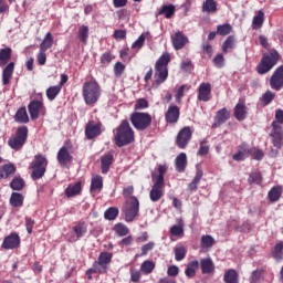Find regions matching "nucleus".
I'll list each match as a JSON object with an SVG mask.
<instances>
[{
  "instance_id": "obj_1",
  "label": "nucleus",
  "mask_w": 283,
  "mask_h": 283,
  "mask_svg": "<svg viewBox=\"0 0 283 283\" xmlns=\"http://www.w3.org/2000/svg\"><path fill=\"white\" fill-rule=\"evenodd\" d=\"M169 61H171L169 53H164L157 60L155 64V81L153 83L155 87L163 85V83L167 81L169 76V70L167 69V65H169Z\"/></svg>"
},
{
  "instance_id": "obj_2",
  "label": "nucleus",
  "mask_w": 283,
  "mask_h": 283,
  "mask_svg": "<svg viewBox=\"0 0 283 283\" xmlns=\"http://www.w3.org/2000/svg\"><path fill=\"white\" fill-rule=\"evenodd\" d=\"M114 140L117 147H125V145L134 143V129L127 119L122 120L120 125L117 127Z\"/></svg>"
},
{
  "instance_id": "obj_3",
  "label": "nucleus",
  "mask_w": 283,
  "mask_h": 283,
  "mask_svg": "<svg viewBox=\"0 0 283 283\" xmlns=\"http://www.w3.org/2000/svg\"><path fill=\"white\" fill-rule=\"evenodd\" d=\"M82 96L87 105H96L101 98V85L96 80L85 82L82 87Z\"/></svg>"
},
{
  "instance_id": "obj_4",
  "label": "nucleus",
  "mask_w": 283,
  "mask_h": 283,
  "mask_svg": "<svg viewBox=\"0 0 283 283\" xmlns=\"http://www.w3.org/2000/svg\"><path fill=\"white\" fill-rule=\"evenodd\" d=\"M122 211L127 222H134V219L138 216L140 211V202L138 201V198H127Z\"/></svg>"
},
{
  "instance_id": "obj_5",
  "label": "nucleus",
  "mask_w": 283,
  "mask_h": 283,
  "mask_svg": "<svg viewBox=\"0 0 283 283\" xmlns=\"http://www.w3.org/2000/svg\"><path fill=\"white\" fill-rule=\"evenodd\" d=\"M130 123L137 132H145L151 126V115L149 113L135 112L130 115Z\"/></svg>"
},
{
  "instance_id": "obj_6",
  "label": "nucleus",
  "mask_w": 283,
  "mask_h": 283,
  "mask_svg": "<svg viewBox=\"0 0 283 283\" xmlns=\"http://www.w3.org/2000/svg\"><path fill=\"white\" fill-rule=\"evenodd\" d=\"M277 61H280V53H277V51H273L263 56L261 63L256 67L259 74H266V72H271V70L277 65Z\"/></svg>"
},
{
  "instance_id": "obj_7",
  "label": "nucleus",
  "mask_w": 283,
  "mask_h": 283,
  "mask_svg": "<svg viewBox=\"0 0 283 283\" xmlns=\"http://www.w3.org/2000/svg\"><path fill=\"white\" fill-rule=\"evenodd\" d=\"M35 160L31 164L32 167V178L33 180H39L45 176V169L48 167V159L43 155H35Z\"/></svg>"
},
{
  "instance_id": "obj_8",
  "label": "nucleus",
  "mask_w": 283,
  "mask_h": 283,
  "mask_svg": "<svg viewBox=\"0 0 283 283\" xmlns=\"http://www.w3.org/2000/svg\"><path fill=\"white\" fill-rule=\"evenodd\" d=\"M28 140V128L25 126L19 127L14 137L9 139V146L11 149L19 150Z\"/></svg>"
},
{
  "instance_id": "obj_9",
  "label": "nucleus",
  "mask_w": 283,
  "mask_h": 283,
  "mask_svg": "<svg viewBox=\"0 0 283 283\" xmlns=\"http://www.w3.org/2000/svg\"><path fill=\"white\" fill-rule=\"evenodd\" d=\"M21 247V237L19 233L12 232L11 234L7 235L1 244V249L4 251H13V249H19Z\"/></svg>"
},
{
  "instance_id": "obj_10",
  "label": "nucleus",
  "mask_w": 283,
  "mask_h": 283,
  "mask_svg": "<svg viewBox=\"0 0 283 283\" xmlns=\"http://www.w3.org/2000/svg\"><path fill=\"white\" fill-rule=\"evenodd\" d=\"M191 136H193V133L189 126H186L179 130L176 139V144L179 149H185L187 145H189L191 142Z\"/></svg>"
},
{
  "instance_id": "obj_11",
  "label": "nucleus",
  "mask_w": 283,
  "mask_h": 283,
  "mask_svg": "<svg viewBox=\"0 0 283 283\" xmlns=\"http://www.w3.org/2000/svg\"><path fill=\"white\" fill-rule=\"evenodd\" d=\"M163 196H165V182H163V178H159L157 181H154L149 198L151 202H158Z\"/></svg>"
},
{
  "instance_id": "obj_12",
  "label": "nucleus",
  "mask_w": 283,
  "mask_h": 283,
  "mask_svg": "<svg viewBox=\"0 0 283 283\" xmlns=\"http://www.w3.org/2000/svg\"><path fill=\"white\" fill-rule=\"evenodd\" d=\"M272 127H273V129L271 132V136H272L273 146L276 147V149H282V147H283L282 126H280V124H277L276 122H273Z\"/></svg>"
},
{
  "instance_id": "obj_13",
  "label": "nucleus",
  "mask_w": 283,
  "mask_h": 283,
  "mask_svg": "<svg viewBox=\"0 0 283 283\" xmlns=\"http://www.w3.org/2000/svg\"><path fill=\"white\" fill-rule=\"evenodd\" d=\"M270 87L280 92L283 88V65L279 66L270 78Z\"/></svg>"
},
{
  "instance_id": "obj_14",
  "label": "nucleus",
  "mask_w": 283,
  "mask_h": 283,
  "mask_svg": "<svg viewBox=\"0 0 283 283\" xmlns=\"http://www.w3.org/2000/svg\"><path fill=\"white\" fill-rule=\"evenodd\" d=\"M87 233V226L85 223H78L73 228V232L67 233L66 238L69 242H76L80 238H83Z\"/></svg>"
},
{
  "instance_id": "obj_15",
  "label": "nucleus",
  "mask_w": 283,
  "mask_h": 283,
  "mask_svg": "<svg viewBox=\"0 0 283 283\" xmlns=\"http://www.w3.org/2000/svg\"><path fill=\"white\" fill-rule=\"evenodd\" d=\"M179 119H180V108L171 104L165 114V120L169 125H176V123H178Z\"/></svg>"
},
{
  "instance_id": "obj_16",
  "label": "nucleus",
  "mask_w": 283,
  "mask_h": 283,
  "mask_svg": "<svg viewBox=\"0 0 283 283\" xmlns=\"http://www.w3.org/2000/svg\"><path fill=\"white\" fill-rule=\"evenodd\" d=\"M44 107L43 102L36 99L31 101L28 106L31 120H36V118H39V114L43 112Z\"/></svg>"
},
{
  "instance_id": "obj_17",
  "label": "nucleus",
  "mask_w": 283,
  "mask_h": 283,
  "mask_svg": "<svg viewBox=\"0 0 283 283\" xmlns=\"http://www.w3.org/2000/svg\"><path fill=\"white\" fill-rule=\"evenodd\" d=\"M211 99V84L210 83H201L198 87V101L207 103V101Z\"/></svg>"
},
{
  "instance_id": "obj_18",
  "label": "nucleus",
  "mask_w": 283,
  "mask_h": 283,
  "mask_svg": "<svg viewBox=\"0 0 283 283\" xmlns=\"http://www.w3.org/2000/svg\"><path fill=\"white\" fill-rule=\"evenodd\" d=\"M57 163L61 167H67V164L72 163V156L70 155V149H67V147L63 146L60 148L57 153Z\"/></svg>"
},
{
  "instance_id": "obj_19",
  "label": "nucleus",
  "mask_w": 283,
  "mask_h": 283,
  "mask_svg": "<svg viewBox=\"0 0 283 283\" xmlns=\"http://www.w3.org/2000/svg\"><path fill=\"white\" fill-rule=\"evenodd\" d=\"M109 262H112V253L102 252L97 261H95V265L102 269L103 272L105 273L107 271V264H109Z\"/></svg>"
},
{
  "instance_id": "obj_20",
  "label": "nucleus",
  "mask_w": 283,
  "mask_h": 283,
  "mask_svg": "<svg viewBox=\"0 0 283 283\" xmlns=\"http://www.w3.org/2000/svg\"><path fill=\"white\" fill-rule=\"evenodd\" d=\"M231 118V112L227 108H221L217 112L214 117V127H220V125H224L226 120H229Z\"/></svg>"
},
{
  "instance_id": "obj_21",
  "label": "nucleus",
  "mask_w": 283,
  "mask_h": 283,
  "mask_svg": "<svg viewBox=\"0 0 283 283\" xmlns=\"http://www.w3.org/2000/svg\"><path fill=\"white\" fill-rule=\"evenodd\" d=\"M114 163V155L111 153H107L106 155L102 156L101 158V170L102 174H108L109 167H112Z\"/></svg>"
},
{
  "instance_id": "obj_22",
  "label": "nucleus",
  "mask_w": 283,
  "mask_h": 283,
  "mask_svg": "<svg viewBox=\"0 0 283 283\" xmlns=\"http://www.w3.org/2000/svg\"><path fill=\"white\" fill-rule=\"evenodd\" d=\"M188 41L189 40L187 39V36L182 34V32H177L172 36V45L175 50H182L185 45H187Z\"/></svg>"
},
{
  "instance_id": "obj_23",
  "label": "nucleus",
  "mask_w": 283,
  "mask_h": 283,
  "mask_svg": "<svg viewBox=\"0 0 283 283\" xmlns=\"http://www.w3.org/2000/svg\"><path fill=\"white\" fill-rule=\"evenodd\" d=\"M247 114H249V111L247 109V104L243 102H239L234 107V117L237 120H244L247 118Z\"/></svg>"
},
{
  "instance_id": "obj_24",
  "label": "nucleus",
  "mask_w": 283,
  "mask_h": 283,
  "mask_svg": "<svg viewBox=\"0 0 283 283\" xmlns=\"http://www.w3.org/2000/svg\"><path fill=\"white\" fill-rule=\"evenodd\" d=\"M25 198L20 192H12L9 199V205L13 207V209H21L23 207Z\"/></svg>"
},
{
  "instance_id": "obj_25",
  "label": "nucleus",
  "mask_w": 283,
  "mask_h": 283,
  "mask_svg": "<svg viewBox=\"0 0 283 283\" xmlns=\"http://www.w3.org/2000/svg\"><path fill=\"white\" fill-rule=\"evenodd\" d=\"M86 138L92 140V138H96L101 134V124H87L85 129Z\"/></svg>"
},
{
  "instance_id": "obj_26",
  "label": "nucleus",
  "mask_w": 283,
  "mask_h": 283,
  "mask_svg": "<svg viewBox=\"0 0 283 283\" xmlns=\"http://www.w3.org/2000/svg\"><path fill=\"white\" fill-rule=\"evenodd\" d=\"M175 167L179 174H182L187 169V154L180 153L175 159Z\"/></svg>"
},
{
  "instance_id": "obj_27",
  "label": "nucleus",
  "mask_w": 283,
  "mask_h": 283,
  "mask_svg": "<svg viewBox=\"0 0 283 283\" xmlns=\"http://www.w3.org/2000/svg\"><path fill=\"white\" fill-rule=\"evenodd\" d=\"M12 74H14V62H10L2 71L3 85H8L10 83V78H12Z\"/></svg>"
},
{
  "instance_id": "obj_28",
  "label": "nucleus",
  "mask_w": 283,
  "mask_h": 283,
  "mask_svg": "<svg viewBox=\"0 0 283 283\" xmlns=\"http://www.w3.org/2000/svg\"><path fill=\"white\" fill-rule=\"evenodd\" d=\"M78 193H81V181L71 184L65 189L66 198H74V196H78Z\"/></svg>"
},
{
  "instance_id": "obj_29",
  "label": "nucleus",
  "mask_w": 283,
  "mask_h": 283,
  "mask_svg": "<svg viewBox=\"0 0 283 283\" xmlns=\"http://www.w3.org/2000/svg\"><path fill=\"white\" fill-rule=\"evenodd\" d=\"M14 120L15 123H20V124L30 123V117L28 116V111L25 109V107H21L17 111Z\"/></svg>"
},
{
  "instance_id": "obj_30",
  "label": "nucleus",
  "mask_w": 283,
  "mask_h": 283,
  "mask_svg": "<svg viewBox=\"0 0 283 283\" xmlns=\"http://www.w3.org/2000/svg\"><path fill=\"white\" fill-rule=\"evenodd\" d=\"M52 45H54V36H52L51 32H48L40 44V50L42 52H48Z\"/></svg>"
},
{
  "instance_id": "obj_31",
  "label": "nucleus",
  "mask_w": 283,
  "mask_h": 283,
  "mask_svg": "<svg viewBox=\"0 0 283 283\" xmlns=\"http://www.w3.org/2000/svg\"><path fill=\"white\" fill-rule=\"evenodd\" d=\"M268 198H269L270 202H277V200H280V198H282V186L273 187L269 191Z\"/></svg>"
},
{
  "instance_id": "obj_32",
  "label": "nucleus",
  "mask_w": 283,
  "mask_h": 283,
  "mask_svg": "<svg viewBox=\"0 0 283 283\" xmlns=\"http://www.w3.org/2000/svg\"><path fill=\"white\" fill-rule=\"evenodd\" d=\"M262 25H264V11L259 10L258 14L254 15V18L252 20V28H253V30H260V28H262Z\"/></svg>"
},
{
  "instance_id": "obj_33",
  "label": "nucleus",
  "mask_w": 283,
  "mask_h": 283,
  "mask_svg": "<svg viewBox=\"0 0 283 283\" xmlns=\"http://www.w3.org/2000/svg\"><path fill=\"white\" fill-rule=\"evenodd\" d=\"M238 277H239L238 276V271H235L234 269H230V270L224 272L223 282H226V283H239Z\"/></svg>"
},
{
  "instance_id": "obj_34",
  "label": "nucleus",
  "mask_w": 283,
  "mask_h": 283,
  "mask_svg": "<svg viewBox=\"0 0 283 283\" xmlns=\"http://www.w3.org/2000/svg\"><path fill=\"white\" fill-rule=\"evenodd\" d=\"M61 94V85H54L46 88V98L48 101H55L56 96Z\"/></svg>"
},
{
  "instance_id": "obj_35",
  "label": "nucleus",
  "mask_w": 283,
  "mask_h": 283,
  "mask_svg": "<svg viewBox=\"0 0 283 283\" xmlns=\"http://www.w3.org/2000/svg\"><path fill=\"white\" fill-rule=\"evenodd\" d=\"M200 265L201 273L203 274L211 273V271H213V261L211 260V258L201 259Z\"/></svg>"
},
{
  "instance_id": "obj_36",
  "label": "nucleus",
  "mask_w": 283,
  "mask_h": 283,
  "mask_svg": "<svg viewBox=\"0 0 283 283\" xmlns=\"http://www.w3.org/2000/svg\"><path fill=\"white\" fill-rule=\"evenodd\" d=\"M176 13V7L174 4H165L159 10L158 14H164L166 19H171Z\"/></svg>"
},
{
  "instance_id": "obj_37",
  "label": "nucleus",
  "mask_w": 283,
  "mask_h": 283,
  "mask_svg": "<svg viewBox=\"0 0 283 283\" xmlns=\"http://www.w3.org/2000/svg\"><path fill=\"white\" fill-rule=\"evenodd\" d=\"M232 31H233V27L229 23H224L217 27V31L214 35L219 34V36H227Z\"/></svg>"
},
{
  "instance_id": "obj_38",
  "label": "nucleus",
  "mask_w": 283,
  "mask_h": 283,
  "mask_svg": "<svg viewBox=\"0 0 283 283\" xmlns=\"http://www.w3.org/2000/svg\"><path fill=\"white\" fill-rule=\"evenodd\" d=\"M78 39L84 45H87V40L90 39V27L82 25L78 29Z\"/></svg>"
},
{
  "instance_id": "obj_39",
  "label": "nucleus",
  "mask_w": 283,
  "mask_h": 283,
  "mask_svg": "<svg viewBox=\"0 0 283 283\" xmlns=\"http://www.w3.org/2000/svg\"><path fill=\"white\" fill-rule=\"evenodd\" d=\"M233 48H235V35H229L222 44V52L227 54Z\"/></svg>"
},
{
  "instance_id": "obj_40",
  "label": "nucleus",
  "mask_w": 283,
  "mask_h": 283,
  "mask_svg": "<svg viewBox=\"0 0 283 283\" xmlns=\"http://www.w3.org/2000/svg\"><path fill=\"white\" fill-rule=\"evenodd\" d=\"M10 187L13 189V191H22V189L25 187V181H23V178L21 177H15L10 182Z\"/></svg>"
},
{
  "instance_id": "obj_41",
  "label": "nucleus",
  "mask_w": 283,
  "mask_h": 283,
  "mask_svg": "<svg viewBox=\"0 0 283 283\" xmlns=\"http://www.w3.org/2000/svg\"><path fill=\"white\" fill-rule=\"evenodd\" d=\"M165 174H167V165H159L158 174L153 172L151 175L153 181H158L161 178V182H165Z\"/></svg>"
},
{
  "instance_id": "obj_42",
  "label": "nucleus",
  "mask_w": 283,
  "mask_h": 283,
  "mask_svg": "<svg viewBox=\"0 0 283 283\" xmlns=\"http://www.w3.org/2000/svg\"><path fill=\"white\" fill-rule=\"evenodd\" d=\"M198 266H200V263H198V261H192L188 263L185 271L187 277H196V270L198 269Z\"/></svg>"
},
{
  "instance_id": "obj_43",
  "label": "nucleus",
  "mask_w": 283,
  "mask_h": 283,
  "mask_svg": "<svg viewBox=\"0 0 283 283\" xmlns=\"http://www.w3.org/2000/svg\"><path fill=\"white\" fill-rule=\"evenodd\" d=\"M12 56V49L4 48L0 50V65H6L8 60Z\"/></svg>"
},
{
  "instance_id": "obj_44",
  "label": "nucleus",
  "mask_w": 283,
  "mask_h": 283,
  "mask_svg": "<svg viewBox=\"0 0 283 283\" xmlns=\"http://www.w3.org/2000/svg\"><path fill=\"white\" fill-rule=\"evenodd\" d=\"M113 231H115L119 238H125V235L129 233V228L123 223H116L113 228Z\"/></svg>"
},
{
  "instance_id": "obj_45",
  "label": "nucleus",
  "mask_w": 283,
  "mask_h": 283,
  "mask_svg": "<svg viewBox=\"0 0 283 283\" xmlns=\"http://www.w3.org/2000/svg\"><path fill=\"white\" fill-rule=\"evenodd\" d=\"M200 180H202V170H197L195 178L188 186L189 191H196L198 185H200Z\"/></svg>"
},
{
  "instance_id": "obj_46",
  "label": "nucleus",
  "mask_w": 283,
  "mask_h": 283,
  "mask_svg": "<svg viewBox=\"0 0 283 283\" xmlns=\"http://www.w3.org/2000/svg\"><path fill=\"white\" fill-rule=\"evenodd\" d=\"M156 269V263L153 261H144L140 265V271L144 275H149Z\"/></svg>"
},
{
  "instance_id": "obj_47",
  "label": "nucleus",
  "mask_w": 283,
  "mask_h": 283,
  "mask_svg": "<svg viewBox=\"0 0 283 283\" xmlns=\"http://www.w3.org/2000/svg\"><path fill=\"white\" fill-rule=\"evenodd\" d=\"M14 171H17V168L14 167V165L12 164L4 165L0 170V178H8L9 176H12Z\"/></svg>"
},
{
  "instance_id": "obj_48",
  "label": "nucleus",
  "mask_w": 283,
  "mask_h": 283,
  "mask_svg": "<svg viewBox=\"0 0 283 283\" xmlns=\"http://www.w3.org/2000/svg\"><path fill=\"white\" fill-rule=\"evenodd\" d=\"M101 189H103V177H93L91 181V191H101Z\"/></svg>"
},
{
  "instance_id": "obj_49",
  "label": "nucleus",
  "mask_w": 283,
  "mask_h": 283,
  "mask_svg": "<svg viewBox=\"0 0 283 283\" xmlns=\"http://www.w3.org/2000/svg\"><path fill=\"white\" fill-rule=\"evenodd\" d=\"M119 210L116 207H111L104 212L105 220H116L118 218Z\"/></svg>"
},
{
  "instance_id": "obj_50",
  "label": "nucleus",
  "mask_w": 283,
  "mask_h": 283,
  "mask_svg": "<svg viewBox=\"0 0 283 283\" xmlns=\"http://www.w3.org/2000/svg\"><path fill=\"white\" fill-rule=\"evenodd\" d=\"M213 245V237L212 235H202L201 237V251L206 249H210Z\"/></svg>"
},
{
  "instance_id": "obj_51",
  "label": "nucleus",
  "mask_w": 283,
  "mask_h": 283,
  "mask_svg": "<svg viewBox=\"0 0 283 283\" xmlns=\"http://www.w3.org/2000/svg\"><path fill=\"white\" fill-rule=\"evenodd\" d=\"M186 255H187V249H185V247L175 248V260L177 262H181V260H185Z\"/></svg>"
},
{
  "instance_id": "obj_52",
  "label": "nucleus",
  "mask_w": 283,
  "mask_h": 283,
  "mask_svg": "<svg viewBox=\"0 0 283 283\" xmlns=\"http://www.w3.org/2000/svg\"><path fill=\"white\" fill-rule=\"evenodd\" d=\"M248 154L254 158V160H262L264 158V151L258 148L248 149Z\"/></svg>"
},
{
  "instance_id": "obj_53",
  "label": "nucleus",
  "mask_w": 283,
  "mask_h": 283,
  "mask_svg": "<svg viewBox=\"0 0 283 283\" xmlns=\"http://www.w3.org/2000/svg\"><path fill=\"white\" fill-rule=\"evenodd\" d=\"M209 154V142L207 139H203L200 143L199 150L197 153L198 156H207Z\"/></svg>"
},
{
  "instance_id": "obj_54",
  "label": "nucleus",
  "mask_w": 283,
  "mask_h": 283,
  "mask_svg": "<svg viewBox=\"0 0 283 283\" xmlns=\"http://www.w3.org/2000/svg\"><path fill=\"white\" fill-rule=\"evenodd\" d=\"M283 243H277L274 247V251H273V259L274 260H282L283 259Z\"/></svg>"
},
{
  "instance_id": "obj_55",
  "label": "nucleus",
  "mask_w": 283,
  "mask_h": 283,
  "mask_svg": "<svg viewBox=\"0 0 283 283\" xmlns=\"http://www.w3.org/2000/svg\"><path fill=\"white\" fill-rule=\"evenodd\" d=\"M250 185H261L262 182V175L260 172H252L248 179Z\"/></svg>"
},
{
  "instance_id": "obj_56",
  "label": "nucleus",
  "mask_w": 283,
  "mask_h": 283,
  "mask_svg": "<svg viewBox=\"0 0 283 283\" xmlns=\"http://www.w3.org/2000/svg\"><path fill=\"white\" fill-rule=\"evenodd\" d=\"M143 45H145V34H142L133 44H132V49L136 50V52H138V50H140L143 48Z\"/></svg>"
},
{
  "instance_id": "obj_57",
  "label": "nucleus",
  "mask_w": 283,
  "mask_h": 283,
  "mask_svg": "<svg viewBox=\"0 0 283 283\" xmlns=\"http://www.w3.org/2000/svg\"><path fill=\"white\" fill-rule=\"evenodd\" d=\"M123 72H125V64H123V62L115 63L114 65L115 76H123Z\"/></svg>"
},
{
  "instance_id": "obj_58",
  "label": "nucleus",
  "mask_w": 283,
  "mask_h": 283,
  "mask_svg": "<svg viewBox=\"0 0 283 283\" xmlns=\"http://www.w3.org/2000/svg\"><path fill=\"white\" fill-rule=\"evenodd\" d=\"M202 12H207V14H209V12H213V0L203 1Z\"/></svg>"
},
{
  "instance_id": "obj_59",
  "label": "nucleus",
  "mask_w": 283,
  "mask_h": 283,
  "mask_svg": "<svg viewBox=\"0 0 283 283\" xmlns=\"http://www.w3.org/2000/svg\"><path fill=\"white\" fill-rule=\"evenodd\" d=\"M156 247V243H154L153 241L144 244L142 247V254L140 255H147L149 253V251H153V249Z\"/></svg>"
},
{
  "instance_id": "obj_60",
  "label": "nucleus",
  "mask_w": 283,
  "mask_h": 283,
  "mask_svg": "<svg viewBox=\"0 0 283 283\" xmlns=\"http://www.w3.org/2000/svg\"><path fill=\"white\" fill-rule=\"evenodd\" d=\"M273 98H275V93H273L272 91H266L263 94V103H264V105H269V103H271V101H273Z\"/></svg>"
},
{
  "instance_id": "obj_61",
  "label": "nucleus",
  "mask_w": 283,
  "mask_h": 283,
  "mask_svg": "<svg viewBox=\"0 0 283 283\" xmlns=\"http://www.w3.org/2000/svg\"><path fill=\"white\" fill-rule=\"evenodd\" d=\"M34 219L30 218V217H25V227H27V231L30 234H32V229H34Z\"/></svg>"
},
{
  "instance_id": "obj_62",
  "label": "nucleus",
  "mask_w": 283,
  "mask_h": 283,
  "mask_svg": "<svg viewBox=\"0 0 283 283\" xmlns=\"http://www.w3.org/2000/svg\"><path fill=\"white\" fill-rule=\"evenodd\" d=\"M36 61L39 65H44L45 62L48 61V55L45 54V51L40 50L36 56Z\"/></svg>"
},
{
  "instance_id": "obj_63",
  "label": "nucleus",
  "mask_w": 283,
  "mask_h": 283,
  "mask_svg": "<svg viewBox=\"0 0 283 283\" xmlns=\"http://www.w3.org/2000/svg\"><path fill=\"white\" fill-rule=\"evenodd\" d=\"M213 63H214L216 67H224V55L218 54L213 59Z\"/></svg>"
},
{
  "instance_id": "obj_64",
  "label": "nucleus",
  "mask_w": 283,
  "mask_h": 283,
  "mask_svg": "<svg viewBox=\"0 0 283 283\" xmlns=\"http://www.w3.org/2000/svg\"><path fill=\"white\" fill-rule=\"evenodd\" d=\"M184 229H182V226H172L171 228H170V233H171V235H182V233H184Z\"/></svg>"
}]
</instances>
